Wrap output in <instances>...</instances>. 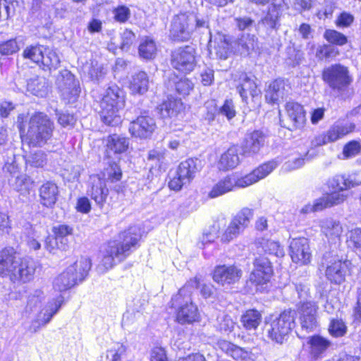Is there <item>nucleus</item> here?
I'll use <instances>...</instances> for the list:
<instances>
[{"mask_svg":"<svg viewBox=\"0 0 361 361\" xmlns=\"http://www.w3.org/2000/svg\"><path fill=\"white\" fill-rule=\"evenodd\" d=\"M44 298V293L41 289L34 290L28 297L27 307H29L30 310H32L33 308L40 305Z\"/></svg>","mask_w":361,"mask_h":361,"instance_id":"obj_59","label":"nucleus"},{"mask_svg":"<svg viewBox=\"0 0 361 361\" xmlns=\"http://www.w3.org/2000/svg\"><path fill=\"white\" fill-rule=\"evenodd\" d=\"M129 145V141L127 137L121 135L114 134L108 136L106 139V152L108 156L110 157V154H122L125 152Z\"/></svg>","mask_w":361,"mask_h":361,"instance_id":"obj_28","label":"nucleus"},{"mask_svg":"<svg viewBox=\"0 0 361 361\" xmlns=\"http://www.w3.org/2000/svg\"><path fill=\"white\" fill-rule=\"evenodd\" d=\"M54 128V123L46 114L37 112L30 118L23 142L29 146L42 147L51 137Z\"/></svg>","mask_w":361,"mask_h":361,"instance_id":"obj_6","label":"nucleus"},{"mask_svg":"<svg viewBox=\"0 0 361 361\" xmlns=\"http://www.w3.org/2000/svg\"><path fill=\"white\" fill-rule=\"evenodd\" d=\"M307 344L310 355L317 360L327 350L331 342L322 336H313L308 338Z\"/></svg>","mask_w":361,"mask_h":361,"instance_id":"obj_31","label":"nucleus"},{"mask_svg":"<svg viewBox=\"0 0 361 361\" xmlns=\"http://www.w3.org/2000/svg\"><path fill=\"white\" fill-rule=\"evenodd\" d=\"M130 89L133 94H143L149 89V77L144 71H139L132 76Z\"/></svg>","mask_w":361,"mask_h":361,"instance_id":"obj_33","label":"nucleus"},{"mask_svg":"<svg viewBox=\"0 0 361 361\" xmlns=\"http://www.w3.org/2000/svg\"><path fill=\"white\" fill-rule=\"evenodd\" d=\"M290 86L287 80L276 79L266 91L265 98L269 103L275 104L283 101L289 94Z\"/></svg>","mask_w":361,"mask_h":361,"instance_id":"obj_23","label":"nucleus"},{"mask_svg":"<svg viewBox=\"0 0 361 361\" xmlns=\"http://www.w3.org/2000/svg\"><path fill=\"white\" fill-rule=\"evenodd\" d=\"M63 301L64 298L61 295L49 300L32 321L30 329L33 332H37L42 326L47 325L59 310Z\"/></svg>","mask_w":361,"mask_h":361,"instance_id":"obj_15","label":"nucleus"},{"mask_svg":"<svg viewBox=\"0 0 361 361\" xmlns=\"http://www.w3.org/2000/svg\"><path fill=\"white\" fill-rule=\"evenodd\" d=\"M36 265L28 257H22L13 248L0 251V276H8L13 283H25L34 279Z\"/></svg>","mask_w":361,"mask_h":361,"instance_id":"obj_1","label":"nucleus"},{"mask_svg":"<svg viewBox=\"0 0 361 361\" xmlns=\"http://www.w3.org/2000/svg\"><path fill=\"white\" fill-rule=\"evenodd\" d=\"M279 17V8L276 5L272 4L269 7L267 14L262 20V23L268 28L274 29L276 27Z\"/></svg>","mask_w":361,"mask_h":361,"instance_id":"obj_47","label":"nucleus"},{"mask_svg":"<svg viewBox=\"0 0 361 361\" xmlns=\"http://www.w3.org/2000/svg\"><path fill=\"white\" fill-rule=\"evenodd\" d=\"M16 0H0V20H6L15 13Z\"/></svg>","mask_w":361,"mask_h":361,"instance_id":"obj_45","label":"nucleus"},{"mask_svg":"<svg viewBox=\"0 0 361 361\" xmlns=\"http://www.w3.org/2000/svg\"><path fill=\"white\" fill-rule=\"evenodd\" d=\"M238 46L244 50L245 53L248 54L257 46V39L254 35H243L238 40Z\"/></svg>","mask_w":361,"mask_h":361,"instance_id":"obj_54","label":"nucleus"},{"mask_svg":"<svg viewBox=\"0 0 361 361\" xmlns=\"http://www.w3.org/2000/svg\"><path fill=\"white\" fill-rule=\"evenodd\" d=\"M360 149L361 145L359 142L351 141L344 146L343 153L346 158H348L357 154Z\"/></svg>","mask_w":361,"mask_h":361,"instance_id":"obj_61","label":"nucleus"},{"mask_svg":"<svg viewBox=\"0 0 361 361\" xmlns=\"http://www.w3.org/2000/svg\"><path fill=\"white\" fill-rule=\"evenodd\" d=\"M317 309L314 302H304L302 303L300 308V320L302 330L310 332L316 329L317 326Z\"/></svg>","mask_w":361,"mask_h":361,"instance_id":"obj_24","label":"nucleus"},{"mask_svg":"<svg viewBox=\"0 0 361 361\" xmlns=\"http://www.w3.org/2000/svg\"><path fill=\"white\" fill-rule=\"evenodd\" d=\"M265 136L260 130L247 133L241 145L245 157H253L259 153L264 144Z\"/></svg>","mask_w":361,"mask_h":361,"instance_id":"obj_22","label":"nucleus"},{"mask_svg":"<svg viewBox=\"0 0 361 361\" xmlns=\"http://www.w3.org/2000/svg\"><path fill=\"white\" fill-rule=\"evenodd\" d=\"M242 276V269L234 264L219 265L214 268L213 271V280L223 286H228L238 283Z\"/></svg>","mask_w":361,"mask_h":361,"instance_id":"obj_16","label":"nucleus"},{"mask_svg":"<svg viewBox=\"0 0 361 361\" xmlns=\"http://www.w3.org/2000/svg\"><path fill=\"white\" fill-rule=\"evenodd\" d=\"M155 128V121L152 117L141 115L130 122L129 131L135 137L147 138L151 136Z\"/></svg>","mask_w":361,"mask_h":361,"instance_id":"obj_19","label":"nucleus"},{"mask_svg":"<svg viewBox=\"0 0 361 361\" xmlns=\"http://www.w3.org/2000/svg\"><path fill=\"white\" fill-rule=\"evenodd\" d=\"M263 248L266 252L270 255H274L276 257H282L284 255L283 247H281L280 244L277 241L267 240L263 244Z\"/></svg>","mask_w":361,"mask_h":361,"instance_id":"obj_55","label":"nucleus"},{"mask_svg":"<svg viewBox=\"0 0 361 361\" xmlns=\"http://www.w3.org/2000/svg\"><path fill=\"white\" fill-rule=\"evenodd\" d=\"M59 63L60 59L57 54L49 48L46 47L44 54H43V59L41 62V64L43 65L44 68H47L49 70L52 68L56 69Z\"/></svg>","mask_w":361,"mask_h":361,"instance_id":"obj_42","label":"nucleus"},{"mask_svg":"<svg viewBox=\"0 0 361 361\" xmlns=\"http://www.w3.org/2000/svg\"><path fill=\"white\" fill-rule=\"evenodd\" d=\"M347 243L349 247L356 250L361 251V228H355L348 233Z\"/></svg>","mask_w":361,"mask_h":361,"instance_id":"obj_52","label":"nucleus"},{"mask_svg":"<svg viewBox=\"0 0 361 361\" xmlns=\"http://www.w3.org/2000/svg\"><path fill=\"white\" fill-rule=\"evenodd\" d=\"M159 112L163 118H172L183 109V103L178 99H169L159 105Z\"/></svg>","mask_w":361,"mask_h":361,"instance_id":"obj_34","label":"nucleus"},{"mask_svg":"<svg viewBox=\"0 0 361 361\" xmlns=\"http://www.w3.org/2000/svg\"><path fill=\"white\" fill-rule=\"evenodd\" d=\"M201 163L197 159H188L182 161L176 175L170 180L169 186L174 190H179L183 185L189 183L200 170Z\"/></svg>","mask_w":361,"mask_h":361,"instance_id":"obj_10","label":"nucleus"},{"mask_svg":"<svg viewBox=\"0 0 361 361\" xmlns=\"http://www.w3.org/2000/svg\"><path fill=\"white\" fill-rule=\"evenodd\" d=\"M340 192L334 190L327 196L320 198L323 208L331 207L343 202L346 200L347 195Z\"/></svg>","mask_w":361,"mask_h":361,"instance_id":"obj_44","label":"nucleus"},{"mask_svg":"<svg viewBox=\"0 0 361 361\" xmlns=\"http://www.w3.org/2000/svg\"><path fill=\"white\" fill-rule=\"evenodd\" d=\"M175 89L176 92L183 96L188 95L193 89V83L186 78H180L174 81Z\"/></svg>","mask_w":361,"mask_h":361,"instance_id":"obj_51","label":"nucleus"},{"mask_svg":"<svg viewBox=\"0 0 361 361\" xmlns=\"http://www.w3.org/2000/svg\"><path fill=\"white\" fill-rule=\"evenodd\" d=\"M90 262L87 258H80L65 271L59 274L53 281L54 289L63 292L73 287L77 281H82L90 269Z\"/></svg>","mask_w":361,"mask_h":361,"instance_id":"obj_7","label":"nucleus"},{"mask_svg":"<svg viewBox=\"0 0 361 361\" xmlns=\"http://www.w3.org/2000/svg\"><path fill=\"white\" fill-rule=\"evenodd\" d=\"M186 292V288H180L171 299L172 305L178 307L176 319L181 324H192L199 321L200 319L198 309L193 304L190 295Z\"/></svg>","mask_w":361,"mask_h":361,"instance_id":"obj_9","label":"nucleus"},{"mask_svg":"<svg viewBox=\"0 0 361 361\" xmlns=\"http://www.w3.org/2000/svg\"><path fill=\"white\" fill-rule=\"evenodd\" d=\"M323 232L329 240H339L343 233V227L339 221L326 220L322 226Z\"/></svg>","mask_w":361,"mask_h":361,"instance_id":"obj_37","label":"nucleus"},{"mask_svg":"<svg viewBox=\"0 0 361 361\" xmlns=\"http://www.w3.org/2000/svg\"><path fill=\"white\" fill-rule=\"evenodd\" d=\"M353 324L355 326L361 325V289L357 290V302L353 308Z\"/></svg>","mask_w":361,"mask_h":361,"instance_id":"obj_62","label":"nucleus"},{"mask_svg":"<svg viewBox=\"0 0 361 361\" xmlns=\"http://www.w3.org/2000/svg\"><path fill=\"white\" fill-rule=\"evenodd\" d=\"M90 195L98 207L103 208L109 195V189L106 188L105 181L100 178H95L92 180Z\"/></svg>","mask_w":361,"mask_h":361,"instance_id":"obj_25","label":"nucleus"},{"mask_svg":"<svg viewBox=\"0 0 361 361\" xmlns=\"http://www.w3.org/2000/svg\"><path fill=\"white\" fill-rule=\"evenodd\" d=\"M45 48V47L41 45L27 47L23 51V57L29 59L37 64H41L43 59V54H44Z\"/></svg>","mask_w":361,"mask_h":361,"instance_id":"obj_40","label":"nucleus"},{"mask_svg":"<svg viewBox=\"0 0 361 361\" xmlns=\"http://www.w3.org/2000/svg\"><path fill=\"white\" fill-rule=\"evenodd\" d=\"M235 323L231 317L222 314L217 317L216 328L222 333L228 334L235 327Z\"/></svg>","mask_w":361,"mask_h":361,"instance_id":"obj_49","label":"nucleus"},{"mask_svg":"<svg viewBox=\"0 0 361 361\" xmlns=\"http://www.w3.org/2000/svg\"><path fill=\"white\" fill-rule=\"evenodd\" d=\"M210 33L207 18L189 13H180L173 16L170 27L171 37L177 41H188L192 35Z\"/></svg>","mask_w":361,"mask_h":361,"instance_id":"obj_3","label":"nucleus"},{"mask_svg":"<svg viewBox=\"0 0 361 361\" xmlns=\"http://www.w3.org/2000/svg\"><path fill=\"white\" fill-rule=\"evenodd\" d=\"M322 79L334 90H341L352 81L347 67L341 64H334L325 68L322 72Z\"/></svg>","mask_w":361,"mask_h":361,"instance_id":"obj_13","label":"nucleus"},{"mask_svg":"<svg viewBox=\"0 0 361 361\" xmlns=\"http://www.w3.org/2000/svg\"><path fill=\"white\" fill-rule=\"evenodd\" d=\"M124 104L123 92L116 85L109 87L100 102L101 120L109 126H118L122 121L121 111Z\"/></svg>","mask_w":361,"mask_h":361,"instance_id":"obj_5","label":"nucleus"},{"mask_svg":"<svg viewBox=\"0 0 361 361\" xmlns=\"http://www.w3.org/2000/svg\"><path fill=\"white\" fill-rule=\"evenodd\" d=\"M126 350L127 347L124 344L115 343L106 351L104 359L102 361H121Z\"/></svg>","mask_w":361,"mask_h":361,"instance_id":"obj_39","label":"nucleus"},{"mask_svg":"<svg viewBox=\"0 0 361 361\" xmlns=\"http://www.w3.org/2000/svg\"><path fill=\"white\" fill-rule=\"evenodd\" d=\"M277 166L275 161H271L262 164L252 173L245 176L235 179V178L227 176L219 180L215 184L209 193V197L215 198L223 195L225 193L233 190L235 187L245 188L249 186L258 180L265 178Z\"/></svg>","mask_w":361,"mask_h":361,"instance_id":"obj_4","label":"nucleus"},{"mask_svg":"<svg viewBox=\"0 0 361 361\" xmlns=\"http://www.w3.org/2000/svg\"><path fill=\"white\" fill-rule=\"evenodd\" d=\"M295 312L285 310L266 324L269 337L278 343H283L295 327Z\"/></svg>","mask_w":361,"mask_h":361,"instance_id":"obj_8","label":"nucleus"},{"mask_svg":"<svg viewBox=\"0 0 361 361\" xmlns=\"http://www.w3.org/2000/svg\"><path fill=\"white\" fill-rule=\"evenodd\" d=\"M338 54V49L331 44L319 47L316 52V56L320 60L331 59L336 58Z\"/></svg>","mask_w":361,"mask_h":361,"instance_id":"obj_48","label":"nucleus"},{"mask_svg":"<svg viewBox=\"0 0 361 361\" xmlns=\"http://www.w3.org/2000/svg\"><path fill=\"white\" fill-rule=\"evenodd\" d=\"M114 18L116 22L124 23L130 18V10L126 6H119L113 10Z\"/></svg>","mask_w":361,"mask_h":361,"instance_id":"obj_56","label":"nucleus"},{"mask_svg":"<svg viewBox=\"0 0 361 361\" xmlns=\"http://www.w3.org/2000/svg\"><path fill=\"white\" fill-rule=\"evenodd\" d=\"M157 50L156 43L152 38L145 37L142 39L138 48V53L141 58L146 60L152 59L157 54Z\"/></svg>","mask_w":361,"mask_h":361,"instance_id":"obj_36","label":"nucleus"},{"mask_svg":"<svg viewBox=\"0 0 361 361\" xmlns=\"http://www.w3.org/2000/svg\"><path fill=\"white\" fill-rule=\"evenodd\" d=\"M273 274V268L270 260L264 256L257 257L253 262L249 281L255 286L256 291H263L264 285L267 284Z\"/></svg>","mask_w":361,"mask_h":361,"instance_id":"obj_11","label":"nucleus"},{"mask_svg":"<svg viewBox=\"0 0 361 361\" xmlns=\"http://www.w3.org/2000/svg\"><path fill=\"white\" fill-rule=\"evenodd\" d=\"M286 111L289 121L282 124L283 127L294 130L304 126L306 119L302 106L297 102H289L286 105Z\"/></svg>","mask_w":361,"mask_h":361,"instance_id":"obj_20","label":"nucleus"},{"mask_svg":"<svg viewBox=\"0 0 361 361\" xmlns=\"http://www.w3.org/2000/svg\"><path fill=\"white\" fill-rule=\"evenodd\" d=\"M329 331L334 337H341L347 331V326L341 319H332L329 325Z\"/></svg>","mask_w":361,"mask_h":361,"instance_id":"obj_53","label":"nucleus"},{"mask_svg":"<svg viewBox=\"0 0 361 361\" xmlns=\"http://www.w3.org/2000/svg\"><path fill=\"white\" fill-rule=\"evenodd\" d=\"M62 78H66V80L61 82L59 80V84L63 98L71 99L72 97L78 95L79 90L73 75L71 72L65 71L62 73Z\"/></svg>","mask_w":361,"mask_h":361,"instance_id":"obj_27","label":"nucleus"},{"mask_svg":"<svg viewBox=\"0 0 361 361\" xmlns=\"http://www.w3.org/2000/svg\"><path fill=\"white\" fill-rule=\"evenodd\" d=\"M47 161V154L42 150H37L26 157V164L32 167H43Z\"/></svg>","mask_w":361,"mask_h":361,"instance_id":"obj_43","label":"nucleus"},{"mask_svg":"<svg viewBox=\"0 0 361 361\" xmlns=\"http://www.w3.org/2000/svg\"><path fill=\"white\" fill-rule=\"evenodd\" d=\"M19 46L16 39H9L0 43V54L2 55H10L19 50Z\"/></svg>","mask_w":361,"mask_h":361,"instance_id":"obj_58","label":"nucleus"},{"mask_svg":"<svg viewBox=\"0 0 361 361\" xmlns=\"http://www.w3.org/2000/svg\"><path fill=\"white\" fill-rule=\"evenodd\" d=\"M239 162L238 149L236 146H231L221 154L219 167L222 170H228L236 167Z\"/></svg>","mask_w":361,"mask_h":361,"instance_id":"obj_29","label":"nucleus"},{"mask_svg":"<svg viewBox=\"0 0 361 361\" xmlns=\"http://www.w3.org/2000/svg\"><path fill=\"white\" fill-rule=\"evenodd\" d=\"M73 231L72 227L65 224L55 226L52 229L53 233L56 235L55 238H58L61 244L64 243L63 240L65 237L72 235Z\"/></svg>","mask_w":361,"mask_h":361,"instance_id":"obj_57","label":"nucleus"},{"mask_svg":"<svg viewBox=\"0 0 361 361\" xmlns=\"http://www.w3.org/2000/svg\"><path fill=\"white\" fill-rule=\"evenodd\" d=\"M327 185L329 189L336 191H343L348 190L345 176L343 175H336L329 178L327 182Z\"/></svg>","mask_w":361,"mask_h":361,"instance_id":"obj_50","label":"nucleus"},{"mask_svg":"<svg viewBox=\"0 0 361 361\" xmlns=\"http://www.w3.org/2000/svg\"><path fill=\"white\" fill-rule=\"evenodd\" d=\"M355 126L352 123L337 121L326 131L329 140L330 142H336L352 132Z\"/></svg>","mask_w":361,"mask_h":361,"instance_id":"obj_30","label":"nucleus"},{"mask_svg":"<svg viewBox=\"0 0 361 361\" xmlns=\"http://www.w3.org/2000/svg\"><path fill=\"white\" fill-rule=\"evenodd\" d=\"M240 84L237 86V90L243 99L247 104H249L248 95L251 97L252 107H255L260 102L261 91L257 87L255 82L252 80L247 74L243 73L240 78Z\"/></svg>","mask_w":361,"mask_h":361,"instance_id":"obj_18","label":"nucleus"},{"mask_svg":"<svg viewBox=\"0 0 361 361\" xmlns=\"http://www.w3.org/2000/svg\"><path fill=\"white\" fill-rule=\"evenodd\" d=\"M171 65L180 72L188 73L193 71L195 65V50L190 46L180 47L172 52Z\"/></svg>","mask_w":361,"mask_h":361,"instance_id":"obj_14","label":"nucleus"},{"mask_svg":"<svg viewBox=\"0 0 361 361\" xmlns=\"http://www.w3.org/2000/svg\"><path fill=\"white\" fill-rule=\"evenodd\" d=\"M59 195L57 185L48 181L44 183L39 188V197L41 203L47 207H51L56 202Z\"/></svg>","mask_w":361,"mask_h":361,"instance_id":"obj_26","label":"nucleus"},{"mask_svg":"<svg viewBox=\"0 0 361 361\" xmlns=\"http://www.w3.org/2000/svg\"><path fill=\"white\" fill-rule=\"evenodd\" d=\"M105 74L106 71L102 64L92 62L89 70V75L92 80L99 81Z\"/></svg>","mask_w":361,"mask_h":361,"instance_id":"obj_60","label":"nucleus"},{"mask_svg":"<svg viewBox=\"0 0 361 361\" xmlns=\"http://www.w3.org/2000/svg\"><path fill=\"white\" fill-rule=\"evenodd\" d=\"M26 90L33 95L44 97L48 94L49 85L44 78L37 76L27 80Z\"/></svg>","mask_w":361,"mask_h":361,"instance_id":"obj_32","label":"nucleus"},{"mask_svg":"<svg viewBox=\"0 0 361 361\" xmlns=\"http://www.w3.org/2000/svg\"><path fill=\"white\" fill-rule=\"evenodd\" d=\"M289 249L291 259L294 263L300 265H307L310 263L312 253L307 238L293 239L290 241Z\"/></svg>","mask_w":361,"mask_h":361,"instance_id":"obj_17","label":"nucleus"},{"mask_svg":"<svg viewBox=\"0 0 361 361\" xmlns=\"http://www.w3.org/2000/svg\"><path fill=\"white\" fill-rule=\"evenodd\" d=\"M253 212L252 209L243 208L232 219L230 224L221 236L223 243H229L236 238L248 226L250 220L252 219Z\"/></svg>","mask_w":361,"mask_h":361,"instance_id":"obj_12","label":"nucleus"},{"mask_svg":"<svg viewBox=\"0 0 361 361\" xmlns=\"http://www.w3.org/2000/svg\"><path fill=\"white\" fill-rule=\"evenodd\" d=\"M324 38L330 44L343 46L348 42L347 37L343 34L331 29L326 30Z\"/></svg>","mask_w":361,"mask_h":361,"instance_id":"obj_46","label":"nucleus"},{"mask_svg":"<svg viewBox=\"0 0 361 361\" xmlns=\"http://www.w3.org/2000/svg\"><path fill=\"white\" fill-rule=\"evenodd\" d=\"M33 181L25 174L20 175L15 178L12 183L13 188L21 194L28 193L32 188Z\"/></svg>","mask_w":361,"mask_h":361,"instance_id":"obj_41","label":"nucleus"},{"mask_svg":"<svg viewBox=\"0 0 361 361\" xmlns=\"http://www.w3.org/2000/svg\"><path fill=\"white\" fill-rule=\"evenodd\" d=\"M141 238L140 228L136 226H130L126 231L119 234V240L109 242L105 249L104 257L98 267L101 272H104L111 269L116 261L123 262L135 247Z\"/></svg>","mask_w":361,"mask_h":361,"instance_id":"obj_2","label":"nucleus"},{"mask_svg":"<svg viewBox=\"0 0 361 361\" xmlns=\"http://www.w3.org/2000/svg\"><path fill=\"white\" fill-rule=\"evenodd\" d=\"M219 112L230 120L235 116V110L233 102L231 99H226L224 105L219 109Z\"/></svg>","mask_w":361,"mask_h":361,"instance_id":"obj_64","label":"nucleus"},{"mask_svg":"<svg viewBox=\"0 0 361 361\" xmlns=\"http://www.w3.org/2000/svg\"><path fill=\"white\" fill-rule=\"evenodd\" d=\"M262 321L261 314L255 310H249L241 317V322L247 330H255Z\"/></svg>","mask_w":361,"mask_h":361,"instance_id":"obj_38","label":"nucleus"},{"mask_svg":"<svg viewBox=\"0 0 361 361\" xmlns=\"http://www.w3.org/2000/svg\"><path fill=\"white\" fill-rule=\"evenodd\" d=\"M350 262L334 258L326 267V276L331 282L341 284L345 281L347 272L349 271Z\"/></svg>","mask_w":361,"mask_h":361,"instance_id":"obj_21","label":"nucleus"},{"mask_svg":"<svg viewBox=\"0 0 361 361\" xmlns=\"http://www.w3.org/2000/svg\"><path fill=\"white\" fill-rule=\"evenodd\" d=\"M217 346L235 360L245 359L247 356V353L244 349L226 340H219L217 342Z\"/></svg>","mask_w":361,"mask_h":361,"instance_id":"obj_35","label":"nucleus"},{"mask_svg":"<svg viewBox=\"0 0 361 361\" xmlns=\"http://www.w3.org/2000/svg\"><path fill=\"white\" fill-rule=\"evenodd\" d=\"M135 39V35L130 30H125L121 35V49L122 50H128L130 47L133 44Z\"/></svg>","mask_w":361,"mask_h":361,"instance_id":"obj_63","label":"nucleus"}]
</instances>
